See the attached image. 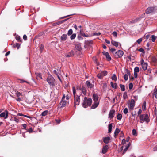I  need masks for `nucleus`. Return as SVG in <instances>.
<instances>
[{
    "instance_id": "nucleus-31",
    "label": "nucleus",
    "mask_w": 157,
    "mask_h": 157,
    "mask_svg": "<svg viewBox=\"0 0 157 157\" xmlns=\"http://www.w3.org/2000/svg\"><path fill=\"white\" fill-rule=\"evenodd\" d=\"M131 144L129 142L128 144L127 145L126 147V148L124 149V151H123V154H124V153L126 152V151H127V150L128 149V148L129 147Z\"/></svg>"
},
{
    "instance_id": "nucleus-15",
    "label": "nucleus",
    "mask_w": 157,
    "mask_h": 157,
    "mask_svg": "<svg viewBox=\"0 0 157 157\" xmlns=\"http://www.w3.org/2000/svg\"><path fill=\"white\" fill-rule=\"evenodd\" d=\"M98 96L97 94H94L93 95V99L94 102H99L98 101Z\"/></svg>"
},
{
    "instance_id": "nucleus-54",
    "label": "nucleus",
    "mask_w": 157,
    "mask_h": 157,
    "mask_svg": "<svg viewBox=\"0 0 157 157\" xmlns=\"http://www.w3.org/2000/svg\"><path fill=\"white\" fill-rule=\"evenodd\" d=\"M132 134L133 135H135L136 133V132L135 129H133L132 130Z\"/></svg>"
},
{
    "instance_id": "nucleus-39",
    "label": "nucleus",
    "mask_w": 157,
    "mask_h": 157,
    "mask_svg": "<svg viewBox=\"0 0 157 157\" xmlns=\"http://www.w3.org/2000/svg\"><path fill=\"white\" fill-rule=\"evenodd\" d=\"M97 77L100 79H101L102 78L103 76L101 72V73H99L97 75Z\"/></svg>"
},
{
    "instance_id": "nucleus-4",
    "label": "nucleus",
    "mask_w": 157,
    "mask_h": 157,
    "mask_svg": "<svg viewBox=\"0 0 157 157\" xmlns=\"http://www.w3.org/2000/svg\"><path fill=\"white\" fill-rule=\"evenodd\" d=\"M75 51L77 55H79L82 54V48L80 44L79 43H76L75 44Z\"/></svg>"
},
{
    "instance_id": "nucleus-41",
    "label": "nucleus",
    "mask_w": 157,
    "mask_h": 157,
    "mask_svg": "<svg viewBox=\"0 0 157 157\" xmlns=\"http://www.w3.org/2000/svg\"><path fill=\"white\" fill-rule=\"evenodd\" d=\"M73 33V30L72 29H69L67 33V35L68 36H70Z\"/></svg>"
},
{
    "instance_id": "nucleus-44",
    "label": "nucleus",
    "mask_w": 157,
    "mask_h": 157,
    "mask_svg": "<svg viewBox=\"0 0 157 157\" xmlns=\"http://www.w3.org/2000/svg\"><path fill=\"white\" fill-rule=\"evenodd\" d=\"M139 69L138 67H136L134 69V72L137 73L139 72Z\"/></svg>"
},
{
    "instance_id": "nucleus-30",
    "label": "nucleus",
    "mask_w": 157,
    "mask_h": 157,
    "mask_svg": "<svg viewBox=\"0 0 157 157\" xmlns=\"http://www.w3.org/2000/svg\"><path fill=\"white\" fill-rule=\"evenodd\" d=\"M69 18H68L67 19H65V20H63V21H59L57 22H56V23H53V25H59L60 24H61V23H63V21H66Z\"/></svg>"
},
{
    "instance_id": "nucleus-10",
    "label": "nucleus",
    "mask_w": 157,
    "mask_h": 157,
    "mask_svg": "<svg viewBox=\"0 0 157 157\" xmlns=\"http://www.w3.org/2000/svg\"><path fill=\"white\" fill-rule=\"evenodd\" d=\"M66 105V101H65L61 100L59 105V107L61 108L65 106Z\"/></svg>"
},
{
    "instance_id": "nucleus-33",
    "label": "nucleus",
    "mask_w": 157,
    "mask_h": 157,
    "mask_svg": "<svg viewBox=\"0 0 157 157\" xmlns=\"http://www.w3.org/2000/svg\"><path fill=\"white\" fill-rule=\"evenodd\" d=\"M92 43L93 41L92 40L90 41L87 40L85 42L86 44L88 46H91Z\"/></svg>"
},
{
    "instance_id": "nucleus-29",
    "label": "nucleus",
    "mask_w": 157,
    "mask_h": 157,
    "mask_svg": "<svg viewBox=\"0 0 157 157\" xmlns=\"http://www.w3.org/2000/svg\"><path fill=\"white\" fill-rule=\"evenodd\" d=\"M35 75H36V78L37 79H38L39 78H42V76L41 75V73H36Z\"/></svg>"
},
{
    "instance_id": "nucleus-46",
    "label": "nucleus",
    "mask_w": 157,
    "mask_h": 157,
    "mask_svg": "<svg viewBox=\"0 0 157 157\" xmlns=\"http://www.w3.org/2000/svg\"><path fill=\"white\" fill-rule=\"evenodd\" d=\"M112 34L113 36L117 37V33L116 31H114L112 33Z\"/></svg>"
},
{
    "instance_id": "nucleus-42",
    "label": "nucleus",
    "mask_w": 157,
    "mask_h": 157,
    "mask_svg": "<svg viewBox=\"0 0 157 157\" xmlns=\"http://www.w3.org/2000/svg\"><path fill=\"white\" fill-rule=\"evenodd\" d=\"M76 33H74L71 35V36H70V38L71 39H74L76 37Z\"/></svg>"
},
{
    "instance_id": "nucleus-36",
    "label": "nucleus",
    "mask_w": 157,
    "mask_h": 157,
    "mask_svg": "<svg viewBox=\"0 0 157 157\" xmlns=\"http://www.w3.org/2000/svg\"><path fill=\"white\" fill-rule=\"evenodd\" d=\"M44 49V46L42 44H41L40 47V53H42Z\"/></svg>"
},
{
    "instance_id": "nucleus-32",
    "label": "nucleus",
    "mask_w": 157,
    "mask_h": 157,
    "mask_svg": "<svg viewBox=\"0 0 157 157\" xmlns=\"http://www.w3.org/2000/svg\"><path fill=\"white\" fill-rule=\"evenodd\" d=\"M111 86H112V87L113 88L116 89L117 88V84L116 83H114L113 82H111L110 83Z\"/></svg>"
},
{
    "instance_id": "nucleus-22",
    "label": "nucleus",
    "mask_w": 157,
    "mask_h": 157,
    "mask_svg": "<svg viewBox=\"0 0 157 157\" xmlns=\"http://www.w3.org/2000/svg\"><path fill=\"white\" fill-rule=\"evenodd\" d=\"M101 33L99 32H94L92 34H90V37L93 36H99L101 35Z\"/></svg>"
},
{
    "instance_id": "nucleus-21",
    "label": "nucleus",
    "mask_w": 157,
    "mask_h": 157,
    "mask_svg": "<svg viewBox=\"0 0 157 157\" xmlns=\"http://www.w3.org/2000/svg\"><path fill=\"white\" fill-rule=\"evenodd\" d=\"M86 84L88 88L91 89L93 88L94 85L91 83L89 81H87Z\"/></svg>"
},
{
    "instance_id": "nucleus-51",
    "label": "nucleus",
    "mask_w": 157,
    "mask_h": 157,
    "mask_svg": "<svg viewBox=\"0 0 157 157\" xmlns=\"http://www.w3.org/2000/svg\"><path fill=\"white\" fill-rule=\"evenodd\" d=\"M124 78L125 81H127L128 80V75H127V74H125L124 76Z\"/></svg>"
},
{
    "instance_id": "nucleus-38",
    "label": "nucleus",
    "mask_w": 157,
    "mask_h": 157,
    "mask_svg": "<svg viewBox=\"0 0 157 157\" xmlns=\"http://www.w3.org/2000/svg\"><path fill=\"white\" fill-rule=\"evenodd\" d=\"M14 47L15 48H17V49H18L20 46V44L18 43H16L14 44Z\"/></svg>"
},
{
    "instance_id": "nucleus-34",
    "label": "nucleus",
    "mask_w": 157,
    "mask_h": 157,
    "mask_svg": "<svg viewBox=\"0 0 157 157\" xmlns=\"http://www.w3.org/2000/svg\"><path fill=\"white\" fill-rule=\"evenodd\" d=\"M120 86L121 91H125V87L124 85H122V84H120Z\"/></svg>"
},
{
    "instance_id": "nucleus-48",
    "label": "nucleus",
    "mask_w": 157,
    "mask_h": 157,
    "mask_svg": "<svg viewBox=\"0 0 157 157\" xmlns=\"http://www.w3.org/2000/svg\"><path fill=\"white\" fill-rule=\"evenodd\" d=\"M16 94L17 96V97H19L20 96H22V94L19 92H18V91H17V92L16 93Z\"/></svg>"
},
{
    "instance_id": "nucleus-61",
    "label": "nucleus",
    "mask_w": 157,
    "mask_h": 157,
    "mask_svg": "<svg viewBox=\"0 0 157 157\" xmlns=\"http://www.w3.org/2000/svg\"><path fill=\"white\" fill-rule=\"evenodd\" d=\"M15 39H20V37L18 35L16 34Z\"/></svg>"
},
{
    "instance_id": "nucleus-53",
    "label": "nucleus",
    "mask_w": 157,
    "mask_h": 157,
    "mask_svg": "<svg viewBox=\"0 0 157 157\" xmlns=\"http://www.w3.org/2000/svg\"><path fill=\"white\" fill-rule=\"evenodd\" d=\"M126 74H127L129 76H130V75H131V73H130V71H129L128 69H126Z\"/></svg>"
},
{
    "instance_id": "nucleus-6",
    "label": "nucleus",
    "mask_w": 157,
    "mask_h": 157,
    "mask_svg": "<svg viewBox=\"0 0 157 157\" xmlns=\"http://www.w3.org/2000/svg\"><path fill=\"white\" fill-rule=\"evenodd\" d=\"M124 54V52L122 50H118L114 54V56L116 58H121Z\"/></svg>"
},
{
    "instance_id": "nucleus-23",
    "label": "nucleus",
    "mask_w": 157,
    "mask_h": 157,
    "mask_svg": "<svg viewBox=\"0 0 157 157\" xmlns=\"http://www.w3.org/2000/svg\"><path fill=\"white\" fill-rule=\"evenodd\" d=\"M79 88V90H81L82 91L83 94L85 95L86 92V90L85 87L84 86H82V87H81V88Z\"/></svg>"
},
{
    "instance_id": "nucleus-5",
    "label": "nucleus",
    "mask_w": 157,
    "mask_h": 157,
    "mask_svg": "<svg viewBox=\"0 0 157 157\" xmlns=\"http://www.w3.org/2000/svg\"><path fill=\"white\" fill-rule=\"evenodd\" d=\"M140 121L141 123H143L144 121H145L148 123L149 122L150 119L147 114H141L139 116Z\"/></svg>"
},
{
    "instance_id": "nucleus-1",
    "label": "nucleus",
    "mask_w": 157,
    "mask_h": 157,
    "mask_svg": "<svg viewBox=\"0 0 157 157\" xmlns=\"http://www.w3.org/2000/svg\"><path fill=\"white\" fill-rule=\"evenodd\" d=\"M73 93L74 98L75 107V105H79L80 101V95H76V90L74 86L72 87Z\"/></svg>"
},
{
    "instance_id": "nucleus-37",
    "label": "nucleus",
    "mask_w": 157,
    "mask_h": 157,
    "mask_svg": "<svg viewBox=\"0 0 157 157\" xmlns=\"http://www.w3.org/2000/svg\"><path fill=\"white\" fill-rule=\"evenodd\" d=\"M117 119L119 120H121V119L122 118V115L121 114L118 113L117 116Z\"/></svg>"
},
{
    "instance_id": "nucleus-9",
    "label": "nucleus",
    "mask_w": 157,
    "mask_h": 157,
    "mask_svg": "<svg viewBox=\"0 0 157 157\" xmlns=\"http://www.w3.org/2000/svg\"><path fill=\"white\" fill-rule=\"evenodd\" d=\"M155 10V8L154 7H148L146 10V13L148 14L153 12Z\"/></svg>"
},
{
    "instance_id": "nucleus-50",
    "label": "nucleus",
    "mask_w": 157,
    "mask_h": 157,
    "mask_svg": "<svg viewBox=\"0 0 157 157\" xmlns=\"http://www.w3.org/2000/svg\"><path fill=\"white\" fill-rule=\"evenodd\" d=\"M67 36L66 34H63L62 36L61 37V39H64L67 38Z\"/></svg>"
},
{
    "instance_id": "nucleus-63",
    "label": "nucleus",
    "mask_w": 157,
    "mask_h": 157,
    "mask_svg": "<svg viewBox=\"0 0 157 157\" xmlns=\"http://www.w3.org/2000/svg\"><path fill=\"white\" fill-rule=\"evenodd\" d=\"M28 131L29 133H31L33 132V129L32 127H31L29 128V129L28 130Z\"/></svg>"
},
{
    "instance_id": "nucleus-12",
    "label": "nucleus",
    "mask_w": 157,
    "mask_h": 157,
    "mask_svg": "<svg viewBox=\"0 0 157 157\" xmlns=\"http://www.w3.org/2000/svg\"><path fill=\"white\" fill-rule=\"evenodd\" d=\"M135 105V101L134 99H132L130 103V108L133 110Z\"/></svg>"
},
{
    "instance_id": "nucleus-45",
    "label": "nucleus",
    "mask_w": 157,
    "mask_h": 157,
    "mask_svg": "<svg viewBox=\"0 0 157 157\" xmlns=\"http://www.w3.org/2000/svg\"><path fill=\"white\" fill-rule=\"evenodd\" d=\"M101 73H102L103 76H104L107 75V72L106 71H103L101 72Z\"/></svg>"
},
{
    "instance_id": "nucleus-62",
    "label": "nucleus",
    "mask_w": 157,
    "mask_h": 157,
    "mask_svg": "<svg viewBox=\"0 0 157 157\" xmlns=\"http://www.w3.org/2000/svg\"><path fill=\"white\" fill-rule=\"evenodd\" d=\"M126 140L125 139H123L122 141V144H124L126 143Z\"/></svg>"
},
{
    "instance_id": "nucleus-8",
    "label": "nucleus",
    "mask_w": 157,
    "mask_h": 157,
    "mask_svg": "<svg viewBox=\"0 0 157 157\" xmlns=\"http://www.w3.org/2000/svg\"><path fill=\"white\" fill-rule=\"evenodd\" d=\"M141 65L142 67V68L143 70H146L147 68V63L144 62L143 59L141 60Z\"/></svg>"
},
{
    "instance_id": "nucleus-40",
    "label": "nucleus",
    "mask_w": 157,
    "mask_h": 157,
    "mask_svg": "<svg viewBox=\"0 0 157 157\" xmlns=\"http://www.w3.org/2000/svg\"><path fill=\"white\" fill-rule=\"evenodd\" d=\"M146 103L145 101H144L143 104L142 105V108L143 109H144V110H145L146 109Z\"/></svg>"
},
{
    "instance_id": "nucleus-43",
    "label": "nucleus",
    "mask_w": 157,
    "mask_h": 157,
    "mask_svg": "<svg viewBox=\"0 0 157 157\" xmlns=\"http://www.w3.org/2000/svg\"><path fill=\"white\" fill-rule=\"evenodd\" d=\"M112 79L113 80H114L115 81L117 80V77L115 74H113L112 76Z\"/></svg>"
},
{
    "instance_id": "nucleus-58",
    "label": "nucleus",
    "mask_w": 157,
    "mask_h": 157,
    "mask_svg": "<svg viewBox=\"0 0 157 157\" xmlns=\"http://www.w3.org/2000/svg\"><path fill=\"white\" fill-rule=\"evenodd\" d=\"M137 50L140 52L143 53L144 50L142 48H140L139 49H137Z\"/></svg>"
},
{
    "instance_id": "nucleus-59",
    "label": "nucleus",
    "mask_w": 157,
    "mask_h": 157,
    "mask_svg": "<svg viewBox=\"0 0 157 157\" xmlns=\"http://www.w3.org/2000/svg\"><path fill=\"white\" fill-rule=\"evenodd\" d=\"M142 110L140 109H139V111L138 112V115L140 116V115H141V114L142 113Z\"/></svg>"
},
{
    "instance_id": "nucleus-11",
    "label": "nucleus",
    "mask_w": 157,
    "mask_h": 157,
    "mask_svg": "<svg viewBox=\"0 0 157 157\" xmlns=\"http://www.w3.org/2000/svg\"><path fill=\"white\" fill-rule=\"evenodd\" d=\"M150 36L151 35L149 34H146L145 35V38L146 39H148V38L151 37V39H155L156 37L155 36L152 35L150 37Z\"/></svg>"
},
{
    "instance_id": "nucleus-7",
    "label": "nucleus",
    "mask_w": 157,
    "mask_h": 157,
    "mask_svg": "<svg viewBox=\"0 0 157 157\" xmlns=\"http://www.w3.org/2000/svg\"><path fill=\"white\" fill-rule=\"evenodd\" d=\"M8 112L6 110L4 112L0 114V117H3L5 119H6L8 117Z\"/></svg>"
},
{
    "instance_id": "nucleus-52",
    "label": "nucleus",
    "mask_w": 157,
    "mask_h": 157,
    "mask_svg": "<svg viewBox=\"0 0 157 157\" xmlns=\"http://www.w3.org/2000/svg\"><path fill=\"white\" fill-rule=\"evenodd\" d=\"M123 112L125 114H126L128 112V109L127 108H125Z\"/></svg>"
},
{
    "instance_id": "nucleus-56",
    "label": "nucleus",
    "mask_w": 157,
    "mask_h": 157,
    "mask_svg": "<svg viewBox=\"0 0 157 157\" xmlns=\"http://www.w3.org/2000/svg\"><path fill=\"white\" fill-rule=\"evenodd\" d=\"M153 150L155 151H157V145L153 147Z\"/></svg>"
},
{
    "instance_id": "nucleus-13",
    "label": "nucleus",
    "mask_w": 157,
    "mask_h": 157,
    "mask_svg": "<svg viewBox=\"0 0 157 157\" xmlns=\"http://www.w3.org/2000/svg\"><path fill=\"white\" fill-rule=\"evenodd\" d=\"M108 148V146L107 145H105L103 146L102 151V153L103 154L106 153L107 151Z\"/></svg>"
},
{
    "instance_id": "nucleus-28",
    "label": "nucleus",
    "mask_w": 157,
    "mask_h": 157,
    "mask_svg": "<svg viewBox=\"0 0 157 157\" xmlns=\"http://www.w3.org/2000/svg\"><path fill=\"white\" fill-rule=\"evenodd\" d=\"M120 132V129L119 128H117L116 129V130L115 131V132H114V136L115 137H116V136H117L118 135V133H119Z\"/></svg>"
},
{
    "instance_id": "nucleus-47",
    "label": "nucleus",
    "mask_w": 157,
    "mask_h": 157,
    "mask_svg": "<svg viewBox=\"0 0 157 157\" xmlns=\"http://www.w3.org/2000/svg\"><path fill=\"white\" fill-rule=\"evenodd\" d=\"M18 82L21 83H23L24 82L28 83V82L27 81H25L23 79H19L18 80Z\"/></svg>"
},
{
    "instance_id": "nucleus-2",
    "label": "nucleus",
    "mask_w": 157,
    "mask_h": 157,
    "mask_svg": "<svg viewBox=\"0 0 157 157\" xmlns=\"http://www.w3.org/2000/svg\"><path fill=\"white\" fill-rule=\"evenodd\" d=\"M92 102V100L90 98H87L86 97H85L84 98L82 105L84 108H86L88 106H90Z\"/></svg>"
},
{
    "instance_id": "nucleus-20",
    "label": "nucleus",
    "mask_w": 157,
    "mask_h": 157,
    "mask_svg": "<svg viewBox=\"0 0 157 157\" xmlns=\"http://www.w3.org/2000/svg\"><path fill=\"white\" fill-rule=\"evenodd\" d=\"M115 112V111L114 109L111 110L110 111L109 115L110 118L112 119L114 117L113 114Z\"/></svg>"
},
{
    "instance_id": "nucleus-18",
    "label": "nucleus",
    "mask_w": 157,
    "mask_h": 157,
    "mask_svg": "<svg viewBox=\"0 0 157 157\" xmlns=\"http://www.w3.org/2000/svg\"><path fill=\"white\" fill-rule=\"evenodd\" d=\"M99 104V102H94L91 107V109H94L96 108Z\"/></svg>"
},
{
    "instance_id": "nucleus-17",
    "label": "nucleus",
    "mask_w": 157,
    "mask_h": 157,
    "mask_svg": "<svg viewBox=\"0 0 157 157\" xmlns=\"http://www.w3.org/2000/svg\"><path fill=\"white\" fill-rule=\"evenodd\" d=\"M103 142L105 144H108L110 140V138L109 137H103Z\"/></svg>"
},
{
    "instance_id": "nucleus-64",
    "label": "nucleus",
    "mask_w": 157,
    "mask_h": 157,
    "mask_svg": "<svg viewBox=\"0 0 157 157\" xmlns=\"http://www.w3.org/2000/svg\"><path fill=\"white\" fill-rule=\"evenodd\" d=\"M82 36L80 35V33L78 36L77 37L79 39H82Z\"/></svg>"
},
{
    "instance_id": "nucleus-57",
    "label": "nucleus",
    "mask_w": 157,
    "mask_h": 157,
    "mask_svg": "<svg viewBox=\"0 0 157 157\" xmlns=\"http://www.w3.org/2000/svg\"><path fill=\"white\" fill-rule=\"evenodd\" d=\"M127 97V93L126 92L124 93V95H123V98L125 99Z\"/></svg>"
},
{
    "instance_id": "nucleus-25",
    "label": "nucleus",
    "mask_w": 157,
    "mask_h": 157,
    "mask_svg": "<svg viewBox=\"0 0 157 157\" xmlns=\"http://www.w3.org/2000/svg\"><path fill=\"white\" fill-rule=\"evenodd\" d=\"M80 35L82 36H83V37H90V34H86L85 33L82 32L81 31V30L80 31Z\"/></svg>"
},
{
    "instance_id": "nucleus-27",
    "label": "nucleus",
    "mask_w": 157,
    "mask_h": 157,
    "mask_svg": "<svg viewBox=\"0 0 157 157\" xmlns=\"http://www.w3.org/2000/svg\"><path fill=\"white\" fill-rule=\"evenodd\" d=\"M111 43L113 45L115 46L116 47H117L119 45V43L113 40H112Z\"/></svg>"
},
{
    "instance_id": "nucleus-26",
    "label": "nucleus",
    "mask_w": 157,
    "mask_h": 157,
    "mask_svg": "<svg viewBox=\"0 0 157 157\" xmlns=\"http://www.w3.org/2000/svg\"><path fill=\"white\" fill-rule=\"evenodd\" d=\"M113 125H112V124L111 123L110 124H109L108 125V133H110L111 132L112 128Z\"/></svg>"
},
{
    "instance_id": "nucleus-49",
    "label": "nucleus",
    "mask_w": 157,
    "mask_h": 157,
    "mask_svg": "<svg viewBox=\"0 0 157 157\" xmlns=\"http://www.w3.org/2000/svg\"><path fill=\"white\" fill-rule=\"evenodd\" d=\"M133 87V85L132 83H130L129 85V88L130 90L132 89Z\"/></svg>"
},
{
    "instance_id": "nucleus-60",
    "label": "nucleus",
    "mask_w": 157,
    "mask_h": 157,
    "mask_svg": "<svg viewBox=\"0 0 157 157\" xmlns=\"http://www.w3.org/2000/svg\"><path fill=\"white\" fill-rule=\"evenodd\" d=\"M16 99V100L18 101H22V99L20 97H18Z\"/></svg>"
},
{
    "instance_id": "nucleus-14",
    "label": "nucleus",
    "mask_w": 157,
    "mask_h": 157,
    "mask_svg": "<svg viewBox=\"0 0 157 157\" xmlns=\"http://www.w3.org/2000/svg\"><path fill=\"white\" fill-rule=\"evenodd\" d=\"M74 55V52L73 50H71L68 53L65 54V56L67 57H72Z\"/></svg>"
},
{
    "instance_id": "nucleus-3",
    "label": "nucleus",
    "mask_w": 157,
    "mask_h": 157,
    "mask_svg": "<svg viewBox=\"0 0 157 157\" xmlns=\"http://www.w3.org/2000/svg\"><path fill=\"white\" fill-rule=\"evenodd\" d=\"M46 81L48 82L50 86L54 87L55 86V79L50 74H48Z\"/></svg>"
},
{
    "instance_id": "nucleus-35",
    "label": "nucleus",
    "mask_w": 157,
    "mask_h": 157,
    "mask_svg": "<svg viewBox=\"0 0 157 157\" xmlns=\"http://www.w3.org/2000/svg\"><path fill=\"white\" fill-rule=\"evenodd\" d=\"M48 113V110H45L42 113L41 115L42 116H45Z\"/></svg>"
},
{
    "instance_id": "nucleus-16",
    "label": "nucleus",
    "mask_w": 157,
    "mask_h": 157,
    "mask_svg": "<svg viewBox=\"0 0 157 157\" xmlns=\"http://www.w3.org/2000/svg\"><path fill=\"white\" fill-rule=\"evenodd\" d=\"M44 35L43 33H40L37 35L36 36L34 39H41L42 38V36Z\"/></svg>"
},
{
    "instance_id": "nucleus-19",
    "label": "nucleus",
    "mask_w": 157,
    "mask_h": 157,
    "mask_svg": "<svg viewBox=\"0 0 157 157\" xmlns=\"http://www.w3.org/2000/svg\"><path fill=\"white\" fill-rule=\"evenodd\" d=\"M103 54L106 56V58L108 61H109L111 60V58L108 52H106L103 53Z\"/></svg>"
},
{
    "instance_id": "nucleus-24",
    "label": "nucleus",
    "mask_w": 157,
    "mask_h": 157,
    "mask_svg": "<svg viewBox=\"0 0 157 157\" xmlns=\"http://www.w3.org/2000/svg\"><path fill=\"white\" fill-rule=\"evenodd\" d=\"M152 61L153 63L155 66L157 65V59L155 57H153L152 58Z\"/></svg>"
},
{
    "instance_id": "nucleus-55",
    "label": "nucleus",
    "mask_w": 157,
    "mask_h": 157,
    "mask_svg": "<svg viewBox=\"0 0 157 157\" xmlns=\"http://www.w3.org/2000/svg\"><path fill=\"white\" fill-rule=\"evenodd\" d=\"M14 120L17 123L19 122V119L16 117H14Z\"/></svg>"
}]
</instances>
